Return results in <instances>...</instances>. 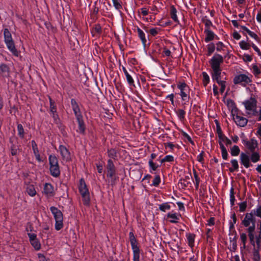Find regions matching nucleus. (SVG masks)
I'll return each mask as SVG.
<instances>
[{"mask_svg": "<svg viewBox=\"0 0 261 261\" xmlns=\"http://www.w3.org/2000/svg\"><path fill=\"white\" fill-rule=\"evenodd\" d=\"M27 192L29 195L31 196H34L36 195V192L33 186H30L28 187L27 189Z\"/></svg>", "mask_w": 261, "mask_h": 261, "instance_id": "nucleus-35", "label": "nucleus"}, {"mask_svg": "<svg viewBox=\"0 0 261 261\" xmlns=\"http://www.w3.org/2000/svg\"><path fill=\"white\" fill-rule=\"evenodd\" d=\"M247 204L246 202H242L239 204L240 211L243 212L246 208Z\"/></svg>", "mask_w": 261, "mask_h": 261, "instance_id": "nucleus-55", "label": "nucleus"}, {"mask_svg": "<svg viewBox=\"0 0 261 261\" xmlns=\"http://www.w3.org/2000/svg\"><path fill=\"white\" fill-rule=\"evenodd\" d=\"M54 188L50 184L46 183L44 186L43 193L47 196H52L54 195Z\"/></svg>", "mask_w": 261, "mask_h": 261, "instance_id": "nucleus-15", "label": "nucleus"}, {"mask_svg": "<svg viewBox=\"0 0 261 261\" xmlns=\"http://www.w3.org/2000/svg\"><path fill=\"white\" fill-rule=\"evenodd\" d=\"M250 159L253 163H254L259 161L260 159V155L259 152L257 151L251 152Z\"/></svg>", "mask_w": 261, "mask_h": 261, "instance_id": "nucleus-25", "label": "nucleus"}, {"mask_svg": "<svg viewBox=\"0 0 261 261\" xmlns=\"http://www.w3.org/2000/svg\"><path fill=\"white\" fill-rule=\"evenodd\" d=\"M253 261H260L261 256L259 251V247H254L252 251Z\"/></svg>", "mask_w": 261, "mask_h": 261, "instance_id": "nucleus-20", "label": "nucleus"}, {"mask_svg": "<svg viewBox=\"0 0 261 261\" xmlns=\"http://www.w3.org/2000/svg\"><path fill=\"white\" fill-rule=\"evenodd\" d=\"M167 218H171V219L170 220V222L171 223H177V220H178L179 218L175 214H170L168 213L167 215Z\"/></svg>", "mask_w": 261, "mask_h": 261, "instance_id": "nucleus-33", "label": "nucleus"}, {"mask_svg": "<svg viewBox=\"0 0 261 261\" xmlns=\"http://www.w3.org/2000/svg\"><path fill=\"white\" fill-rule=\"evenodd\" d=\"M113 4L115 8L117 10H119L122 8L121 5L119 3L118 0H113Z\"/></svg>", "mask_w": 261, "mask_h": 261, "instance_id": "nucleus-54", "label": "nucleus"}, {"mask_svg": "<svg viewBox=\"0 0 261 261\" xmlns=\"http://www.w3.org/2000/svg\"><path fill=\"white\" fill-rule=\"evenodd\" d=\"M101 32V28L99 24H96L93 29L92 33L93 35H95L96 34H100Z\"/></svg>", "mask_w": 261, "mask_h": 261, "instance_id": "nucleus-42", "label": "nucleus"}, {"mask_svg": "<svg viewBox=\"0 0 261 261\" xmlns=\"http://www.w3.org/2000/svg\"><path fill=\"white\" fill-rule=\"evenodd\" d=\"M254 231L255 230H251V229H250L249 231H247L248 233V237L250 241V243L252 246H253L254 247H255V235H254Z\"/></svg>", "mask_w": 261, "mask_h": 261, "instance_id": "nucleus-24", "label": "nucleus"}, {"mask_svg": "<svg viewBox=\"0 0 261 261\" xmlns=\"http://www.w3.org/2000/svg\"><path fill=\"white\" fill-rule=\"evenodd\" d=\"M204 33L206 34V37L205 38V41L208 42L214 38L215 34L213 32L210 30V29H206L204 31Z\"/></svg>", "mask_w": 261, "mask_h": 261, "instance_id": "nucleus-22", "label": "nucleus"}, {"mask_svg": "<svg viewBox=\"0 0 261 261\" xmlns=\"http://www.w3.org/2000/svg\"><path fill=\"white\" fill-rule=\"evenodd\" d=\"M50 102V111L51 112H56V106L55 102L51 99L50 97H49Z\"/></svg>", "mask_w": 261, "mask_h": 261, "instance_id": "nucleus-41", "label": "nucleus"}, {"mask_svg": "<svg viewBox=\"0 0 261 261\" xmlns=\"http://www.w3.org/2000/svg\"><path fill=\"white\" fill-rule=\"evenodd\" d=\"M79 189L82 196L84 204L85 205L89 204L90 201L89 192L86 184L83 178H81L80 180Z\"/></svg>", "mask_w": 261, "mask_h": 261, "instance_id": "nucleus-5", "label": "nucleus"}, {"mask_svg": "<svg viewBox=\"0 0 261 261\" xmlns=\"http://www.w3.org/2000/svg\"><path fill=\"white\" fill-rule=\"evenodd\" d=\"M202 76H203V84L204 86L205 87L207 84L209 83L210 81V78L208 74L205 72H203L202 73Z\"/></svg>", "mask_w": 261, "mask_h": 261, "instance_id": "nucleus-39", "label": "nucleus"}, {"mask_svg": "<svg viewBox=\"0 0 261 261\" xmlns=\"http://www.w3.org/2000/svg\"><path fill=\"white\" fill-rule=\"evenodd\" d=\"M182 135L183 136L186 138L188 141H189L192 144H194V142L193 141H192L191 138L190 137V136H189L187 133H186L185 132H182Z\"/></svg>", "mask_w": 261, "mask_h": 261, "instance_id": "nucleus-60", "label": "nucleus"}, {"mask_svg": "<svg viewBox=\"0 0 261 261\" xmlns=\"http://www.w3.org/2000/svg\"><path fill=\"white\" fill-rule=\"evenodd\" d=\"M160 181H161V179H160V177L159 175H156L153 180V182H152V185L154 186H158L159 184L160 183Z\"/></svg>", "mask_w": 261, "mask_h": 261, "instance_id": "nucleus-47", "label": "nucleus"}, {"mask_svg": "<svg viewBox=\"0 0 261 261\" xmlns=\"http://www.w3.org/2000/svg\"><path fill=\"white\" fill-rule=\"evenodd\" d=\"M252 70L253 74L256 76H257L260 73V71L259 69L258 68V66L256 65H253Z\"/></svg>", "mask_w": 261, "mask_h": 261, "instance_id": "nucleus-45", "label": "nucleus"}, {"mask_svg": "<svg viewBox=\"0 0 261 261\" xmlns=\"http://www.w3.org/2000/svg\"><path fill=\"white\" fill-rule=\"evenodd\" d=\"M149 165L150 167L154 171L156 170L159 167V165H156L155 163H154L152 160H149Z\"/></svg>", "mask_w": 261, "mask_h": 261, "instance_id": "nucleus-50", "label": "nucleus"}, {"mask_svg": "<svg viewBox=\"0 0 261 261\" xmlns=\"http://www.w3.org/2000/svg\"><path fill=\"white\" fill-rule=\"evenodd\" d=\"M174 158L173 156L168 155H166L164 159L161 160L162 163L166 162H172L173 161Z\"/></svg>", "mask_w": 261, "mask_h": 261, "instance_id": "nucleus-46", "label": "nucleus"}, {"mask_svg": "<svg viewBox=\"0 0 261 261\" xmlns=\"http://www.w3.org/2000/svg\"><path fill=\"white\" fill-rule=\"evenodd\" d=\"M17 130L18 133V135L21 138H23L24 137V129L22 125L21 124H18L17 125Z\"/></svg>", "mask_w": 261, "mask_h": 261, "instance_id": "nucleus-36", "label": "nucleus"}, {"mask_svg": "<svg viewBox=\"0 0 261 261\" xmlns=\"http://www.w3.org/2000/svg\"><path fill=\"white\" fill-rule=\"evenodd\" d=\"M204 23L205 27H206V29H209L211 25H212V22L210 20H207V19L205 20L204 21Z\"/></svg>", "mask_w": 261, "mask_h": 261, "instance_id": "nucleus-61", "label": "nucleus"}, {"mask_svg": "<svg viewBox=\"0 0 261 261\" xmlns=\"http://www.w3.org/2000/svg\"><path fill=\"white\" fill-rule=\"evenodd\" d=\"M219 144L221 149L222 158L224 160H226L227 159L228 156L227 151L226 148L225 147L224 144L221 142V141H219Z\"/></svg>", "mask_w": 261, "mask_h": 261, "instance_id": "nucleus-27", "label": "nucleus"}, {"mask_svg": "<svg viewBox=\"0 0 261 261\" xmlns=\"http://www.w3.org/2000/svg\"><path fill=\"white\" fill-rule=\"evenodd\" d=\"M0 70L4 76H7L9 73V68L6 64H2L0 66Z\"/></svg>", "mask_w": 261, "mask_h": 261, "instance_id": "nucleus-31", "label": "nucleus"}, {"mask_svg": "<svg viewBox=\"0 0 261 261\" xmlns=\"http://www.w3.org/2000/svg\"><path fill=\"white\" fill-rule=\"evenodd\" d=\"M177 11L174 6L170 7V15L172 19L175 22H177L178 18L176 15Z\"/></svg>", "mask_w": 261, "mask_h": 261, "instance_id": "nucleus-30", "label": "nucleus"}, {"mask_svg": "<svg viewBox=\"0 0 261 261\" xmlns=\"http://www.w3.org/2000/svg\"><path fill=\"white\" fill-rule=\"evenodd\" d=\"M240 239L242 242L243 243L244 246H245L246 242L247 241V236L245 233H242L240 236Z\"/></svg>", "mask_w": 261, "mask_h": 261, "instance_id": "nucleus-52", "label": "nucleus"}, {"mask_svg": "<svg viewBox=\"0 0 261 261\" xmlns=\"http://www.w3.org/2000/svg\"><path fill=\"white\" fill-rule=\"evenodd\" d=\"M133 261H139L140 260V250H134L133 251Z\"/></svg>", "mask_w": 261, "mask_h": 261, "instance_id": "nucleus-44", "label": "nucleus"}, {"mask_svg": "<svg viewBox=\"0 0 261 261\" xmlns=\"http://www.w3.org/2000/svg\"><path fill=\"white\" fill-rule=\"evenodd\" d=\"M71 104L76 117L78 116H82L79 107L75 100L72 99L71 100Z\"/></svg>", "mask_w": 261, "mask_h": 261, "instance_id": "nucleus-19", "label": "nucleus"}, {"mask_svg": "<svg viewBox=\"0 0 261 261\" xmlns=\"http://www.w3.org/2000/svg\"><path fill=\"white\" fill-rule=\"evenodd\" d=\"M243 104L247 110V113L250 116H257L258 112L256 110V101L252 98L244 101Z\"/></svg>", "mask_w": 261, "mask_h": 261, "instance_id": "nucleus-4", "label": "nucleus"}, {"mask_svg": "<svg viewBox=\"0 0 261 261\" xmlns=\"http://www.w3.org/2000/svg\"><path fill=\"white\" fill-rule=\"evenodd\" d=\"M232 115H233L234 121L238 125L241 127H244L247 125L248 120L246 118L239 116L238 114L235 115L233 112Z\"/></svg>", "mask_w": 261, "mask_h": 261, "instance_id": "nucleus-9", "label": "nucleus"}, {"mask_svg": "<svg viewBox=\"0 0 261 261\" xmlns=\"http://www.w3.org/2000/svg\"><path fill=\"white\" fill-rule=\"evenodd\" d=\"M239 44L241 48L243 49H248L250 48V44L245 41H241Z\"/></svg>", "mask_w": 261, "mask_h": 261, "instance_id": "nucleus-40", "label": "nucleus"}, {"mask_svg": "<svg viewBox=\"0 0 261 261\" xmlns=\"http://www.w3.org/2000/svg\"><path fill=\"white\" fill-rule=\"evenodd\" d=\"M137 32L138 34V36L141 39L142 43L144 44V45H145V43L146 42V39L145 38V35L144 33L143 32V31L140 29L139 28H137Z\"/></svg>", "mask_w": 261, "mask_h": 261, "instance_id": "nucleus-29", "label": "nucleus"}, {"mask_svg": "<svg viewBox=\"0 0 261 261\" xmlns=\"http://www.w3.org/2000/svg\"><path fill=\"white\" fill-rule=\"evenodd\" d=\"M30 241L32 245L36 250H38L40 249L41 245L39 241L37 239L36 234L35 233H28Z\"/></svg>", "mask_w": 261, "mask_h": 261, "instance_id": "nucleus-10", "label": "nucleus"}, {"mask_svg": "<svg viewBox=\"0 0 261 261\" xmlns=\"http://www.w3.org/2000/svg\"><path fill=\"white\" fill-rule=\"evenodd\" d=\"M243 59L245 62H250L252 58V57L249 55H244Z\"/></svg>", "mask_w": 261, "mask_h": 261, "instance_id": "nucleus-58", "label": "nucleus"}, {"mask_svg": "<svg viewBox=\"0 0 261 261\" xmlns=\"http://www.w3.org/2000/svg\"><path fill=\"white\" fill-rule=\"evenodd\" d=\"M194 238L195 235L193 234H189L187 236V239L188 241V243L190 246L193 247L194 243Z\"/></svg>", "mask_w": 261, "mask_h": 261, "instance_id": "nucleus-34", "label": "nucleus"}, {"mask_svg": "<svg viewBox=\"0 0 261 261\" xmlns=\"http://www.w3.org/2000/svg\"><path fill=\"white\" fill-rule=\"evenodd\" d=\"M177 87L180 89V95L182 100L186 101L189 99V87L188 86L186 83H183L178 84Z\"/></svg>", "mask_w": 261, "mask_h": 261, "instance_id": "nucleus-8", "label": "nucleus"}, {"mask_svg": "<svg viewBox=\"0 0 261 261\" xmlns=\"http://www.w3.org/2000/svg\"><path fill=\"white\" fill-rule=\"evenodd\" d=\"M189 183L190 181L187 179L180 180V182H179V184H181V185H183L184 187L188 186Z\"/></svg>", "mask_w": 261, "mask_h": 261, "instance_id": "nucleus-62", "label": "nucleus"}, {"mask_svg": "<svg viewBox=\"0 0 261 261\" xmlns=\"http://www.w3.org/2000/svg\"><path fill=\"white\" fill-rule=\"evenodd\" d=\"M59 150L62 155L63 160L66 161H69L70 159V153L67 148L63 146L60 145L59 146Z\"/></svg>", "mask_w": 261, "mask_h": 261, "instance_id": "nucleus-13", "label": "nucleus"}, {"mask_svg": "<svg viewBox=\"0 0 261 261\" xmlns=\"http://www.w3.org/2000/svg\"><path fill=\"white\" fill-rule=\"evenodd\" d=\"M210 64L213 69L212 77L221 76V64L223 62V58L219 54L215 55L210 61Z\"/></svg>", "mask_w": 261, "mask_h": 261, "instance_id": "nucleus-1", "label": "nucleus"}, {"mask_svg": "<svg viewBox=\"0 0 261 261\" xmlns=\"http://www.w3.org/2000/svg\"><path fill=\"white\" fill-rule=\"evenodd\" d=\"M129 240L132 247L133 251L139 250V247L137 246V242L134 236V233L132 232H130L129 233Z\"/></svg>", "mask_w": 261, "mask_h": 261, "instance_id": "nucleus-17", "label": "nucleus"}, {"mask_svg": "<svg viewBox=\"0 0 261 261\" xmlns=\"http://www.w3.org/2000/svg\"><path fill=\"white\" fill-rule=\"evenodd\" d=\"M240 161L241 164L246 168H248L252 166V164L250 163L249 156L244 152H242L240 154Z\"/></svg>", "mask_w": 261, "mask_h": 261, "instance_id": "nucleus-12", "label": "nucleus"}, {"mask_svg": "<svg viewBox=\"0 0 261 261\" xmlns=\"http://www.w3.org/2000/svg\"><path fill=\"white\" fill-rule=\"evenodd\" d=\"M231 163L233 168V169H238L239 165L238 161L236 160H232L231 161Z\"/></svg>", "mask_w": 261, "mask_h": 261, "instance_id": "nucleus-56", "label": "nucleus"}, {"mask_svg": "<svg viewBox=\"0 0 261 261\" xmlns=\"http://www.w3.org/2000/svg\"><path fill=\"white\" fill-rule=\"evenodd\" d=\"M159 209L161 211L165 212L167 210H169L170 209V206L168 203H164L160 205Z\"/></svg>", "mask_w": 261, "mask_h": 261, "instance_id": "nucleus-37", "label": "nucleus"}, {"mask_svg": "<svg viewBox=\"0 0 261 261\" xmlns=\"http://www.w3.org/2000/svg\"><path fill=\"white\" fill-rule=\"evenodd\" d=\"M107 176L111 178L113 177L116 174L115 166L111 160H109L107 166Z\"/></svg>", "mask_w": 261, "mask_h": 261, "instance_id": "nucleus-11", "label": "nucleus"}, {"mask_svg": "<svg viewBox=\"0 0 261 261\" xmlns=\"http://www.w3.org/2000/svg\"><path fill=\"white\" fill-rule=\"evenodd\" d=\"M230 198L231 204V205H233L234 203V200H235V197H234V194H233V189H231Z\"/></svg>", "mask_w": 261, "mask_h": 261, "instance_id": "nucleus-57", "label": "nucleus"}, {"mask_svg": "<svg viewBox=\"0 0 261 261\" xmlns=\"http://www.w3.org/2000/svg\"><path fill=\"white\" fill-rule=\"evenodd\" d=\"M253 213L255 216L261 218V205L258 206Z\"/></svg>", "mask_w": 261, "mask_h": 261, "instance_id": "nucleus-48", "label": "nucleus"}, {"mask_svg": "<svg viewBox=\"0 0 261 261\" xmlns=\"http://www.w3.org/2000/svg\"><path fill=\"white\" fill-rule=\"evenodd\" d=\"M245 145L251 152H255V149L258 147V143L255 140L252 139L245 142Z\"/></svg>", "mask_w": 261, "mask_h": 261, "instance_id": "nucleus-14", "label": "nucleus"}, {"mask_svg": "<svg viewBox=\"0 0 261 261\" xmlns=\"http://www.w3.org/2000/svg\"><path fill=\"white\" fill-rule=\"evenodd\" d=\"M159 30L160 29L158 28H152L149 30V33L151 35L154 36L158 34Z\"/></svg>", "mask_w": 261, "mask_h": 261, "instance_id": "nucleus-53", "label": "nucleus"}, {"mask_svg": "<svg viewBox=\"0 0 261 261\" xmlns=\"http://www.w3.org/2000/svg\"><path fill=\"white\" fill-rule=\"evenodd\" d=\"M193 171L194 176V178H195V181H196V187L197 188L199 186L200 179L198 177L197 172L195 169H193Z\"/></svg>", "mask_w": 261, "mask_h": 261, "instance_id": "nucleus-49", "label": "nucleus"}, {"mask_svg": "<svg viewBox=\"0 0 261 261\" xmlns=\"http://www.w3.org/2000/svg\"><path fill=\"white\" fill-rule=\"evenodd\" d=\"M76 118L79 124V129L77 131L84 134L85 130V125L83 120V117L82 116H78Z\"/></svg>", "mask_w": 261, "mask_h": 261, "instance_id": "nucleus-16", "label": "nucleus"}, {"mask_svg": "<svg viewBox=\"0 0 261 261\" xmlns=\"http://www.w3.org/2000/svg\"><path fill=\"white\" fill-rule=\"evenodd\" d=\"M215 46L214 43H210L207 46L208 56H210L215 50Z\"/></svg>", "mask_w": 261, "mask_h": 261, "instance_id": "nucleus-43", "label": "nucleus"}, {"mask_svg": "<svg viewBox=\"0 0 261 261\" xmlns=\"http://www.w3.org/2000/svg\"><path fill=\"white\" fill-rule=\"evenodd\" d=\"M178 116L180 120H182L185 118V112L184 110L180 109L178 111Z\"/></svg>", "mask_w": 261, "mask_h": 261, "instance_id": "nucleus-51", "label": "nucleus"}, {"mask_svg": "<svg viewBox=\"0 0 261 261\" xmlns=\"http://www.w3.org/2000/svg\"><path fill=\"white\" fill-rule=\"evenodd\" d=\"M51 113L53 114L52 116H53V118L54 119L56 123H58V122L59 120L58 114H56V112H51Z\"/></svg>", "mask_w": 261, "mask_h": 261, "instance_id": "nucleus-64", "label": "nucleus"}, {"mask_svg": "<svg viewBox=\"0 0 261 261\" xmlns=\"http://www.w3.org/2000/svg\"><path fill=\"white\" fill-rule=\"evenodd\" d=\"M213 80H216L217 83L221 86L220 88V92L223 93L225 90L226 87V82L224 81L220 80V76H218L217 79L216 77H213Z\"/></svg>", "mask_w": 261, "mask_h": 261, "instance_id": "nucleus-23", "label": "nucleus"}, {"mask_svg": "<svg viewBox=\"0 0 261 261\" xmlns=\"http://www.w3.org/2000/svg\"><path fill=\"white\" fill-rule=\"evenodd\" d=\"M252 75L250 76L245 74H241L237 75L233 78V83L234 84H241L242 86H245L247 84L252 82L251 77Z\"/></svg>", "mask_w": 261, "mask_h": 261, "instance_id": "nucleus-7", "label": "nucleus"}, {"mask_svg": "<svg viewBox=\"0 0 261 261\" xmlns=\"http://www.w3.org/2000/svg\"><path fill=\"white\" fill-rule=\"evenodd\" d=\"M50 210L51 213L54 215V218L56 221L55 223V229L57 230H59L63 228V214L60 210L58 209L55 206H51L50 207Z\"/></svg>", "mask_w": 261, "mask_h": 261, "instance_id": "nucleus-3", "label": "nucleus"}, {"mask_svg": "<svg viewBox=\"0 0 261 261\" xmlns=\"http://www.w3.org/2000/svg\"><path fill=\"white\" fill-rule=\"evenodd\" d=\"M123 71L126 76L127 81L130 85L134 84V80L132 78V75L128 72L127 70L124 67H122Z\"/></svg>", "mask_w": 261, "mask_h": 261, "instance_id": "nucleus-28", "label": "nucleus"}, {"mask_svg": "<svg viewBox=\"0 0 261 261\" xmlns=\"http://www.w3.org/2000/svg\"><path fill=\"white\" fill-rule=\"evenodd\" d=\"M4 35L5 42L12 53L15 56H18V52L15 48L14 41L12 39L11 33L8 29H5L4 30Z\"/></svg>", "mask_w": 261, "mask_h": 261, "instance_id": "nucleus-2", "label": "nucleus"}, {"mask_svg": "<svg viewBox=\"0 0 261 261\" xmlns=\"http://www.w3.org/2000/svg\"><path fill=\"white\" fill-rule=\"evenodd\" d=\"M108 153L110 158L115 159L117 156V152L114 149H108Z\"/></svg>", "mask_w": 261, "mask_h": 261, "instance_id": "nucleus-38", "label": "nucleus"}, {"mask_svg": "<svg viewBox=\"0 0 261 261\" xmlns=\"http://www.w3.org/2000/svg\"><path fill=\"white\" fill-rule=\"evenodd\" d=\"M48 159L50 167L59 164L58 158L55 155H50Z\"/></svg>", "mask_w": 261, "mask_h": 261, "instance_id": "nucleus-26", "label": "nucleus"}, {"mask_svg": "<svg viewBox=\"0 0 261 261\" xmlns=\"http://www.w3.org/2000/svg\"><path fill=\"white\" fill-rule=\"evenodd\" d=\"M224 47V45L223 44V43L221 42H219L217 44L216 48L218 51H221V50H223Z\"/></svg>", "mask_w": 261, "mask_h": 261, "instance_id": "nucleus-59", "label": "nucleus"}, {"mask_svg": "<svg viewBox=\"0 0 261 261\" xmlns=\"http://www.w3.org/2000/svg\"><path fill=\"white\" fill-rule=\"evenodd\" d=\"M11 154L13 155H15L17 153V148L14 145L11 147Z\"/></svg>", "mask_w": 261, "mask_h": 261, "instance_id": "nucleus-63", "label": "nucleus"}, {"mask_svg": "<svg viewBox=\"0 0 261 261\" xmlns=\"http://www.w3.org/2000/svg\"><path fill=\"white\" fill-rule=\"evenodd\" d=\"M50 172L52 176L58 177L60 174V171L59 164L56 166L50 167Z\"/></svg>", "mask_w": 261, "mask_h": 261, "instance_id": "nucleus-21", "label": "nucleus"}, {"mask_svg": "<svg viewBox=\"0 0 261 261\" xmlns=\"http://www.w3.org/2000/svg\"><path fill=\"white\" fill-rule=\"evenodd\" d=\"M32 148L33 150L34 153L35 155L36 160L40 162L42 161L41 159L40 158V155L39 154V151L37 147V144L36 143L35 141L34 140H32L31 142Z\"/></svg>", "mask_w": 261, "mask_h": 261, "instance_id": "nucleus-18", "label": "nucleus"}, {"mask_svg": "<svg viewBox=\"0 0 261 261\" xmlns=\"http://www.w3.org/2000/svg\"><path fill=\"white\" fill-rule=\"evenodd\" d=\"M240 150L239 147L237 145L233 146L230 149V153L232 156H237L239 155Z\"/></svg>", "mask_w": 261, "mask_h": 261, "instance_id": "nucleus-32", "label": "nucleus"}, {"mask_svg": "<svg viewBox=\"0 0 261 261\" xmlns=\"http://www.w3.org/2000/svg\"><path fill=\"white\" fill-rule=\"evenodd\" d=\"M255 218L252 213H246L244 219L242 221V224L245 227H247V231L255 230Z\"/></svg>", "mask_w": 261, "mask_h": 261, "instance_id": "nucleus-6", "label": "nucleus"}]
</instances>
